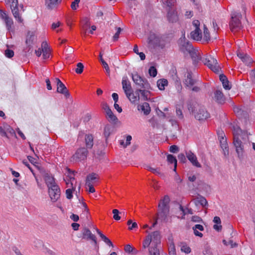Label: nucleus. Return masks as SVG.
<instances>
[{"label": "nucleus", "mask_w": 255, "mask_h": 255, "mask_svg": "<svg viewBox=\"0 0 255 255\" xmlns=\"http://www.w3.org/2000/svg\"><path fill=\"white\" fill-rule=\"evenodd\" d=\"M188 159L192 164L197 167H200L201 164L198 162L196 156L191 151H189L186 153Z\"/></svg>", "instance_id": "19"}, {"label": "nucleus", "mask_w": 255, "mask_h": 255, "mask_svg": "<svg viewBox=\"0 0 255 255\" xmlns=\"http://www.w3.org/2000/svg\"><path fill=\"white\" fill-rule=\"evenodd\" d=\"M44 252L47 255H56L54 252L48 249H46Z\"/></svg>", "instance_id": "64"}, {"label": "nucleus", "mask_w": 255, "mask_h": 255, "mask_svg": "<svg viewBox=\"0 0 255 255\" xmlns=\"http://www.w3.org/2000/svg\"><path fill=\"white\" fill-rule=\"evenodd\" d=\"M44 179L45 183L48 187V188L52 187L54 186H57L55 182L54 178L53 176L48 174H46L45 175Z\"/></svg>", "instance_id": "24"}, {"label": "nucleus", "mask_w": 255, "mask_h": 255, "mask_svg": "<svg viewBox=\"0 0 255 255\" xmlns=\"http://www.w3.org/2000/svg\"><path fill=\"white\" fill-rule=\"evenodd\" d=\"M145 169L159 176H162L163 175L159 168H153L149 165H147L145 166Z\"/></svg>", "instance_id": "41"}, {"label": "nucleus", "mask_w": 255, "mask_h": 255, "mask_svg": "<svg viewBox=\"0 0 255 255\" xmlns=\"http://www.w3.org/2000/svg\"><path fill=\"white\" fill-rule=\"evenodd\" d=\"M220 80L221 81L224 88L226 90H230L231 88V85L229 83V82L227 77L221 74L219 76Z\"/></svg>", "instance_id": "29"}, {"label": "nucleus", "mask_w": 255, "mask_h": 255, "mask_svg": "<svg viewBox=\"0 0 255 255\" xmlns=\"http://www.w3.org/2000/svg\"><path fill=\"white\" fill-rule=\"evenodd\" d=\"M133 82L141 88H148L149 84L146 79H143L137 73L132 74Z\"/></svg>", "instance_id": "10"}, {"label": "nucleus", "mask_w": 255, "mask_h": 255, "mask_svg": "<svg viewBox=\"0 0 255 255\" xmlns=\"http://www.w3.org/2000/svg\"><path fill=\"white\" fill-rule=\"evenodd\" d=\"M237 55L239 58L248 66H250L253 62L252 59L249 55L243 52L239 51L237 53Z\"/></svg>", "instance_id": "21"}, {"label": "nucleus", "mask_w": 255, "mask_h": 255, "mask_svg": "<svg viewBox=\"0 0 255 255\" xmlns=\"http://www.w3.org/2000/svg\"><path fill=\"white\" fill-rule=\"evenodd\" d=\"M48 193L51 200L55 202L60 196V190L58 186H54L48 188Z\"/></svg>", "instance_id": "9"}, {"label": "nucleus", "mask_w": 255, "mask_h": 255, "mask_svg": "<svg viewBox=\"0 0 255 255\" xmlns=\"http://www.w3.org/2000/svg\"><path fill=\"white\" fill-rule=\"evenodd\" d=\"M133 248L130 245H127L125 247V251L126 252L130 253L133 250Z\"/></svg>", "instance_id": "61"}, {"label": "nucleus", "mask_w": 255, "mask_h": 255, "mask_svg": "<svg viewBox=\"0 0 255 255\" xmlns=\"http://www.w3.org/2000/svg\"><path fill=\"white\" fill-rule=\"evenodd\" d=\"M204 39L208 41L210 39V33L207 27L204 25Z\"/></svg>", "instance_id": "47"}, {"label": "nucleus", "mask_w": 255, "mask_h": 255, "mask_svg": "<svg viewBox=\"0 0 255 255\" xmlns=\"http://www.w3.org/2000/svg\"><path fill=\"white\" fill-rule=\"evenodd\" d=\"M6 5L9 6H15L18 5V0H5Z\"/></svg>", "instance_id": "49"}, {"label": "nucleus", "mask_w": 255, "mask_h": 255, "mask_svg": "<svg viewBox=\"0 0 255 255\" xmlns=\"http://www.w3.org/2000/svg\"><path fill=\"white\" fill-rule=\"evenodd\" d=\"M181 250L186 254H189L191 252V249L186 245H182L181 248Z\"/></svg>", "instance_id": "54"}, {"label": "nucleus", "mask_w": 255, "mask_h": 255, "mask_svg": "<svg viewBox=\"0 0 255 255\" xmlns=\"http://www.w3.org/2000/svg\"><path fill=\"white\" fill-rule=\"evenodd\" d=\"M113 127L110 125H107L105 126L103 134L106 138H108L113 133Z\"/></svg>", "instance_id": "33"}, {"label": "nucleus", "mask_w": 255, "mask_h": 255, "mask_svg": "<svg viewBox=\"0 0 255 255\" xmlns=\"http://www.w3.org/2000/svg\"><path fill=\"white\" fill-rule=\"evenodd\" d=\"M55 81L57 85V92L63 94L66 97H68L70 94L64 84L58 78H55Z\"/></svg>", "instance_id": "11"}, {"label": "nucleus", "mask_w": 255, "mask_h": 255, "mask_svg": "<svg viewBox=\"0 0 255 255\" xmlns=\"http://www.w3.org/2000/svg\"><path fill=\"white\" fill-rule=\"evenodd\" d=\"M193 25L195 29L191 32V37L195 40L200 41L202 37V34L201 30L199 28V21L198 20H194L193 21Z\"/></svg>", "instance_id": "7"}, {"label": "nucleus", "mask_w": 255, "mask_h": 255, "mask_svg": "<svg viewBox=\"0 0 255 255\" xmlns=\"http://www.w3.org/2000/svg\"><path fill=\"white\" fill-rule=\"evenodd\" d=\"M86 145L88 148H91L93 146V137L91 134L85 136Z\"/></svg>", "instance_id": "37"}, {"label": "nucleus", "mask_w": 255, "mask_h": 255, "mask_svg": "<svg viewBox=\"0 0 255 255\" xmlns=\"http://www.w3.org/2000/svg\"><path fill=\"white\" fill-rule=\"evenodd\" d=\"M234 134V144L238 157L242 159L244 155V146L249 140L247 132L243 131L237 125L232 126Z\"/></svg>", "instance_id": "1"}, {"label": "nucleus", "mask_w": 255, "mask_h": 255, "mask_svg": "<svg viewBox=\"0 0 255 255\" xmlns=\"http://www.w3.org/2000/svg\"><path fill=\"white\" fill-rule=\"evenodd\" d=\"M10 8L11 9L13 15L16 20H17V21L19 22H22L23 19L20 15L18 5H16L15 6H10Z\"/></svg>", "instance_id": "28"}, {"label": "nucleus", "mask_w": 255, "mask_h": 255, "mask_svg": "<svg viewBox=\"0 0 255 255\" xmlns=\"http://www.w3.org/2000/svg\"><path fill=\"white\" fill-rule=\"evenodd\" d=\"M215 99L216 102L220 104H223L225 101V98L223 93L219 90H217L215 91Z\"/></svg>", "instance_id": "30"}, {"label": "nucleus", "mask_w": 255, "mask_h": 255, "mask_svg": "<svg viewBox=\"0 0 255 255\" xmlns=\"http://www.w3.org/2000/svg\"><path fill=\"white\" fill-rule=\"evenodd\" d=\"M126 95L129 101L132 104L138 103L139 101L140 97L137 90L134 92L132 90L126 94Z\"/></svg>", "instance_id": "12"}, {"label": "nucleus", "mask_w": 255, "mask_h": 255, "mask_svg": "<svg viewBox=\"0 0 255 255\" xmlns=\"http://www.w3.org/2000/svg\"><path fill=\"white\" fill-rule=\"evenodd\" d=\"M196 109V112H194L195 118L199 121L207 119L209 115L205 109L203 107H199V105H193Z\"/></svg>", "instance_id": "5"}, {"label": "nucleus", "mask_w": 255, "mask_h": 255, "mask_svg": "<svg viewBox=\"0 0 255 255\" xmlns=\"http://www.w3.org/2000/svg\"><path fill=\"white\" fill-rule=\"evenodd\" d=\"M80 0H74L71 4V7L73 10H76L79 7Z\"/></svg>", "instance_id": "53"}, {"label": "nucleus", "mask_w": 255, "mask_h": 255, "mask_svg": "<svg viewBox=\"0 0 255 255\" xmlns=\"http://www.w3.org/2000/svg\"><path fill=\"white\" fill-rule=\"evenodd\" d=\"M138 94H141V96L142 97L143 100L144 101H148L149 100V96L150 93L148 91H146L145 90L138 89Z\"/></svg>", "instance_id": "39"}, {"label": "nucleus", "mask_w": 255, "mask_h": 255, "mask_svg": "<svg viewBox=\"0 0 255 255\" xmlns=\"http://www.w3.org/2000/svg\"><path fill=\"white\" fill-rule=\"evenodd\" d=\"M149 74L153 77H155L157 75V70L156 68L153 66L150 67L149 69Z\"/></svg>", "instance_id": "52"}, {"label": "nucleus", "mask_w": 255, "mask_h": 255, "mask_svg": "<svg viewBox=\"0 0 255 255\" xmlns=\"http://www.w3.org/2000/svg\"><path fill=\"white\" fill-rule=\"evenodd\" d=\"M149 42L153 44H156L159 41V37L154 34H150L149 37Z\"/></svg>", "instance_id": "46"}, {"label": "nucleus", "mask_w": 255, "mask_h": 255, "mask_svg": "<svg viewBox=\"0 0 255 255\" xmlns=\"http://www.w3.org/2000/svg\"><path fill=\"white\" fill-rule=\"evenodd\" d=\"M169 150L172 153H176L179 151V148L175 145L170 146Z\"/></svg>", "instance_id": "60"}, {"label": "nucleus", "mask_w": 255, "mask_h": 255, "mask_svg": "<svg viewBox=\"0 0 255 255\" xmlns=\"http://www.w3.org/2000/svg\"><path fill=\"white\" fill-rule=\"evenodd\" d=\"M3 129L4 130L5 133L6 132L12 133L14 132L13 129L8 125L5 124L3 125Z\"/></svg>", "instance_id": "51"}, {"label": "nucleus", "mask_w": 255, "mask_h": 255, "mask_svg": "<svg viewBox=\"0 0 255 255\" xmlns=\"http://www.w3.org/2000/svg\"><path fill=\"white\" fill-rule=\"evenodd\" d=\"M104 68L105 69L106 73L108 76L110 75V69L108 64L106 61H102V63Z\"/></svg>", "instance_id": "56"}, {"label": "nucleus", "mask_w": 255, "mask_h": 255, "mask_svg": "<svg viewBox=\"0 0 255 255\" xmlns=\"http://www.w3.org/2000/svg\"><path fill=\"white\" fill-rule=\"evenodd\" d=\"M5 55L8 58H11L14 55V52L12 50L10 49H6L5 51Z\"/></svg>", "instance_id": "58"}, {"label": "nucleus", "mask_w": 255, "mask_h": 255, "mask_svg": "<svg viewBox=\"0 0 255 255\" xmlns=\"http://www.w3.org/2000/svg\"><path fill=\"white\" fill-rule=\"evenodd\" d=\"M219 137L221 143V147L223 149V153L225 156H228L229 153V148L227 143L226 139L224 137V133L223 132H221L219 134Z\"/></svg>", "instance_id": "13"}, {"label": "nucleus", "mask_w": 255, "mask_h": 255, "mask_svg": "<svg viewBox=\"0 0 255 255\" xmlns=\"http://www.w3.org/2000/svg\"><path fill=\"white\" fill-rule=\"evenodd\" d=\"M162 2L167 6H171L174 3L175 0H161Z\"/></svg>", "instance_id": "59"}, {"label": "nucleus", "mask_w": 255, "mask_h": 255, "mask_svg": "<svg viewBox=\"0 0 255 255\" xmlns=\"http://www.w3.org/2000/svg\"><path fill=\"white\" fill-rule=\"evenodd\" d=\"M112 212L114 214L113 218L115 220H117V221L120 220L121 219V217L119 215V210L117 209H114V210H113Z\"/></svg>", "instance_id": "55"}, {"label": "nucleus", "mask_w": 255, "mask_h": 255, "mask_svg": "<svg viewBox=\"0 0 255 255\" xmlns=\"http://www.w3.org/2000/svg\"><path fill=\"white\" fill-rule=\"evenodd\" d=\"M192 202L196 207L199 206L205 207L208 206V202L205 197L202 196H198L192 200Z\"/></svg>", "instance_id": "17"}, {"label": "nucleus", "mask_w": 255, "mask_h": 255, "mask_svg": "<svg viewBox=\"0 0 255 255\" xmlns=\"http://www.w3.org/2000/svg\"><path fill=\"white\" fill-rule=\"evenodd\" d=\"M213 222L217 224L216 225H214L213 228L217 231H221L222 229V226L221 225V221L220 218L218 216H216L214 218Z\"/></svg>", "instance_id": "38"}, {"label": "nucleus", "mask_w": 255, "mask_h": 255, "mask_svg": "<svg viewBox=\"0 0 255 255\" xmlns=\"http://www.w3.org/2000/svg\"><path fill=\"white\" fill-rule=\"evenodd\" d=\"M242 15L240 12H234L232 13L231 20L230 23V29L233 32H236L242 27L241 18Z\"/></svg>", "instance_id": "3"}, {"label": "nucleus", "mask_w": 255, "mask_h": 255, "mask_svg": "<svg viewBox=\"0 0 255 255\" xmlns=\"http://www.w3.org/2000/svg\"><path fill=\"white\" fill-rule=\"evenodd\" d=\"M161 236L158 231H154L148 234L143 241L144 249L148 248V255H160V249Z\"/></svg>", "instance_id": "2"}, {"label": "nucleus", "mask_w": 255, "mask_h": 255, "mask_svg": "<svg viewBox=\"0 0 255 255\" xmlns=\"http://www.w3.org/2000/svg\"><path fill=\"white\" fill-rule=\"evenodd\" d=\"M168 254L169 255H176L175 247L172 240L168 245Z\"/></svg>", "instance_id": "42"}, {"label": "nucleus", "mask_w": 255, "mask_h": 255, "mask_svg": "<svg viewBox=\"0 0 255 255\" xmlns=\"http://www.w3.org/2000/svg\"><path fill=\"white\" fill-rule=\"evenodd\" d=\"M0 16L1 18L4 21L7 29L8 30H10L13 25L12 19L2 10H0Z\"/></svg>", "instance_id": "15"}, {"label": "nucleus", "mask_w": 255, "mask_h": 255, "mask_svg": "<svg viewBox=\"0 0 255 255\" xmlns=\"http://www.w3.org/2000/svg\"><path fill=\"white\" fill-rule=\"evenodd\" d=\"M176 115L178 117V118L180 119H183V116L182 114V111L180 109L177 108L176 109Z\"/></svg>", "instance_id": "63"}, {"label": "nucleus", "mask_w": 255, "mask_h": 255, "mask_svg": "<svg viewBox=\"0 0 255 255\" xmlns=\"http://www.w3.org/2000/svg\"><path fill=\"white\" fill-rule=\"evenodd\" d=\"M223 243L225 245L230 246L231 248H235L238 245L237 243H234L232 240H230L228 242L223 240Z\"/></svg>", "instance_id": "50"}, {"label": "nucleus", "mask_w": 255, "mask_h": 255, "mask_svg": "<svg viewBox=\"0 0 255 255\" xmlns=\"http://www.w3.org/2000/svg\"><path fill=\"white\" fill-rule=\"evenodd\" d=\"M97 233L99 235L102 240L109 246L113 247V244L111 240L105 236L99 229L97 228L95 229Z\"/></svg>", "instance_id": "31"}, {"label": "nucleus", "mask_w": 255, "mask_h": 255, "mask_svg": "<svg viewBox=\"0 0 255 255\" xmlns=\"http://www.w3.org/2000/svg\"><path fill=\"white\" fill-rule=\"evenodd\" d=\"M88 155L87 149L82 147L77 149L75 153L72 157V160L74 162H79L86 159Z\"/></svg>", "instance_id": "6"}, {"label": "nucleus", "mask_w": 255, "mask_h": 255, "mask_svg": "<svg viewBox=\"0 0 255 255\" xmlns=\"http://www.w3.org/2000/svg\"><path fill=\"white\" fill-rule=\"evenodd\" d=\"M127 224L128 226V230H132L137 228V224L136 222H132L131 220H128Z\"/></svg>", "instance_id": "45"}, {"label": "nucleus", "mask_w": 255, "mask_h": 255, "mask_svg": "<svg viewBox=\"0 0 255 255\" xmlns=\"http://www.w3.org/2000/svg\"><path fill=\"white\" fill-rule=\"evenodd\" d=\"M170 201L168 196H165L158 204V208L162 212H166L168 210L167 205Z\"/></svg>", "instance_id": "18"}, {"label": "nucleus", "mask_w": 255, "mask_h": 255, "mask_svg": "<svg viewBox=\"0 0 255 255\" xmlns=\"http://www.w3.org/2000/svg\"><path fill=\"white\" fill-rule=\"evenodd\" d=\"M36 40V37L34 33L33 32H29L27 33L26 39L25 41L27 48L26 50L28 49L27 51H29L32 45L34 44Z\"/></svg>", "instance_id": "14"}, {"label": "nucleus", "mask_w": 255, "mask_h": 255, "mask_svg": "<svg viewBox=\"0 0 255 255\" xmlns=\"http://www.w3.org/2000/svg\"><path fill=\"white\" fill-rule=\"evenodd\" d=\"M180 50L185 54H187L193 48V46L186 39L185 35L178 40Z\"/></svg>", "instance_id": "8"}, {"label": "nucleus", "mask_w": 255, "mask_h": 255, "mask_svg": "<svg viewBox=\"0 0 255 255\" xmlns=\"http://www.w3.org/2000/svg\"><path fill=\"white\" fill-rule=\"evenodd\" d=\"M195 81L192 78L190 73H188L185 80V85L189 87H191L194 84Z\"/></svg>", "instance_id": "40"}, {"label": "nucleus", "mask_w": 255, "mask_h": 255, "mask_svg": "<svg viewBox=\"0 0 255 255\" xmlns=\"http://www.w3.org/2000/svg\"><path fill=\"white\" fill-rule=\"evenodd\" d=\"M202 60L205 65L215 73H219L220 72L221 69L218 65L217 60L211 56L209 55L203 57Z\"/></svg>", "instance_id": "4"}, {"label": "nucleus", "mask_w": 255, "mask_h": 255, "mask_svg": "<svg viewBox=\"0 0 255 255\" xmlns=\"http://www.w3.org/2000/svg\"><path fill=\"white\" fill-rule=\"evenodd\" d=\"M138 111H141L145 115H148L150 112V107L147 103H144L141 105H139L137 107Z\"/></svg>", "instance_id": "27"}, {"label": "nucleus", "mask_w": 255, "mask_h": 255, "mask_svg": "<svg viewBox=\"0 0 255 255\" xmlns=\"http://www.w3.org/2000/svg\"><path fill=\"white\" fill-rule=\"evenodd\" d=\"M167 159L169 163H174V171H176V167H177V160L173 155L171 154H168L167 156Z\"/></svg>", "instance_id": "44"}, {"label": "nucleus", "mask_w": 255, "mask_h": 255, "mask_svg": "<svg viewBox=\"0 0 255 255\" xmlns=\"http://www.w3.org/2000/svg\"><path fill=\"white\" fill-rule=\"evenodd\" d=\"M167 18L168 21L172 23L176 22L178 19L176 12L173 11L168 13Z\"/></svg>", "instance_id": "34"}, {"label": "nucleus", "mask_w": 255, "mask_h": 255, "mask_svg": "<svg viewBox=\"0 0 255 255\" xmlns=\"http://www.w3.org/2000/svg\"><path fill=\"white\" fill-rule=\"evenodd\" d=\"M168 85V81L165 79H159L157 81V86L160 90H164Z\"/></svg>", "instance_id": "36"}, {"label": "nucleus", "mask_w": 255, "mask_h": 255, "mask_svg": "<svg viewBox=\"0 0 255 255\" xmlns=\"http://www.w3.org/2000/svg\"><path fill=\"white\" fill-rule=\"evenodd\" d=\"M188 53L190 54L192 59L195 62H197L201 59L200 51L197 49H195L193 47Z\"/></svg>", "instance_id": "22"}, {"label": "nucleus", "mask_w": 255, "mask_h": 255, "mask_svg": "<svg viewBox=\"0 0 255 255\" xmlns=\"http://www.w3.org/2000/svg\"><path fill=\"white\" fill-rule=\"evenodd\" d=\"M121 31H122V29L120 27H118L117 28V32L114 34V35L113 36V40L114 41H116L118 39L119 35L121 33Z\"/></svg>", "instance_id": "57"}, {"label": "nucleus", "mask_w": 255, "mask_h": 255, "mask_svg": "<svg viewBox=\"0 0 255 255\" xmlns=\"http://www.w3.org/2000/svg\"><path fill=\"white\" fill-rule=\"evenodd\" d=\"M83 238L86 240H91L93 241L95 245H97V242L96 236L93 235L92 232L88 228H85L82 231Z\"/></svg>", "instance_id": "16"}, {"label": "nucleus", "mask_w": 255, "mask_h": 255, "mask_svg": "<svg viewBox=\"0 0 255 255\" xmlns=\"http://www.w3.org/2000/svg\"><path fill=\"white\" fill-rule=\"evenodd\" d=\"M84 69V65L82 63H78L77 64V68L75 69V72L77 74H81Z\"/></svg>", "instance_id": "48"}, {"label": "nucleus", "mask_w": 255, "mask_h": 255, "mask_svg": "<svg viewBox=\"0 0 255 255\" xmlns=\"http://www.w3.org/2000/svg\"><path fill=\"white\" fill-rule=\"evenodd\" d=\"M250 77L253 83L255 85V69L251 71L250 73Z\"/></svg>", "instance_id": "62"}, {"label": "nucleus", "mask_w": 255, "mask_h": 255, "mask_svg": "<svg viewBox=\"0 0 255 255\" xmlns=\"http://www.w3.org/2000/svg\"><path fill=\"white\" fill-rule=\"evenodd\" d=\"M60 0H45V5L48 9L54 8L58 3Z\"/></svg>", "instance_id": "35"}, {"label": "nucleus", "mask_w": 255, "mask_h": 255, "mask_svg": "<svg viewBox=\"0 0 255 255\" xmlns=\"http://www.w3.org/2000/svg\"><path fill=\"white\" fill-rule=\"evenodd\" d=\"M98 179V176L95 173H91L89 174L86 178V185L93 184L96 182Z\"/></svg>", "instance_id": "26"}, {"label": "nucleus", "mask_w": 255, "mask_h": 255, "mask_svg": "<svg viewBox=\"0 0 255 255\" xmlns=\"http://www.w3.org/2000/svg\"><path fill=\"white\" fill-rule=\"evenodd\" d=\"M122 84L125 94L132 90L131 84L127 76L123 78Z\"/></svg>", "instance_id": "20"}, {"label": "nucleus", "mask_w": 255, "mask_h": 255, "mask_svg": "<svg viewBox=\"0 0 255 255\" xmlns=\"http://www.w3.org/2000/svg\"><path fill=\"white\" fill-rule=\"evenodd\" d=\"M107 117L110 122L116 123L118 121V118L115 116L112 112V110L108 111L106 113Z\"/></svg>", "instance_id": "43"}, {"label": "nucleus", "mask_w": 255, "mask_h": 255, "mask_svg": "<svg viewBox=\"0 0 255 255\" xmlns=\"http://www.w3.org/2000/svg\"><path fill=\"white\" fill-rule=\"evenodd\" d=\"M74 181V178H71L70 181L66 182V184L69 187H71L72 189L69 188L66 190V197L68 199H71L72 197V190L75 188V187H74L73 184V181Z\"/></svg>", "instance_id": "25"}, {"label": "nucleus", "mask_w": 255, "mask_h": 255, "mask_svg": "<svg viewBox=\"0 0 255 255\" xmlns=\"http://www.w3.org/2000/svg\"><path fill=\"white\" fill-rule=\"evenodd\" d=\"M41 48L43 59H46L48 58L50 55V49L47 43L43 42L41 44Z\"/></svg>", "instance_id": "23"}, {"label": "nucleus", "mask_w": 255, "mask_h": 255, "mask_svg": "<svg viewBox=\"0 0 255 255\" xmlns=\"http://www.w3.org/2000/svg\"><path fill=\"white\" fill-rule=\"evenodd\" d=\"M192 229L194 231V234L196 236L199 237H203V234L199 232V231H203L204 230V229L202 225L196 224L194 227H193Z\"/></svg>", "instance_id": "32"}]
</instances>
